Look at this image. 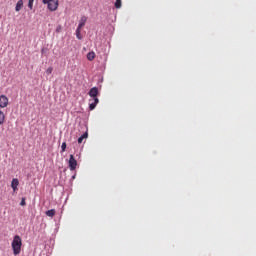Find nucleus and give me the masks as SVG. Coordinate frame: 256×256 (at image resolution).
Wrapping results in <instances>:
<instances>
[{
	"label": "nucleus",
	"instance_id": "nucleus-9",
	"mask_svg": "<svg viewBox=\"0 0 256 256\" xmlns=\"http://www.w3.org/2000/svg\"><path fill=\"white\" fill-rule=\"evenodd\" d=\"M21 9H23V0H19L16 4L15 11L19 12Z\"/></svg>",
	"mask_w": 256,
	"mask_h": 256
},
{
	"label": "nucleus",
	"instance_id": "nucleus-3",
	"mask_svg": "<svg viewBox=\"0 0 256 256\" xmlns=\"http://www.w3.org/2000/svg\"><path fill=\"white\" fill-rule=\"evenodd\" d=\"M69 167L70 171H75L77 169V160L75 159V156H73V154L70 155Z\"/></svg>",
	"mask_w": 256,
	"mask_h": 256
},
{
	"label": "nucleus",
	"instance_id": "nucleus-20",
	"mask_svg": "<svg viewBox=\"0 0 256 256\" xmlns=\"http://www.w3.org/2000/svg\"><path fill=\"white\" fill-rule=\"evenodd\" d=\"M20 205L22 207H25L27 205V203L25 202V198H22L21 202H20Z\"/></svg>",
	"mask_w": 256,
	"mask_h": 256
},
{
	"label": "nucleus",
	"instance_id": "nucleus-13",
	"mask_svg": "<svg viewBox=\"0 0 256 256\" xmlns=\"http://www.w3.org/2000/svg\"><path fill=\"white\" fill-rule=\"evenodd\" d=\"M47 217H55V209L46 211Z\"/></svg>",
	"mask_w": 256,
	"mask_h": 256
},
{
	"label": "nucleus",
	"instance_id": "nucleus-11",
	"mask_svg": "<svg viewBox=\"0 0 256 256\" xmlns=\"http://www.w3.org/2000/svg\"><path fill=\"white\" fill-rule=\"evenodd\" d=\"M87 59H88V61H93L94 59H95V52H89L88 54H87Z\"/></svg>",
	"mask_w": 256,
	"mask_h": 256
},
{
	"label": "nucleus",
	"instance_id": "nucleus-14",
	"mask_svg": "<svg viewBox=\"0 0 256 256\" xmlns=\"http://www.w3.org/2000/svg\"><path fill=\"white\" fill-rule=\"evenodd\" d=\"M76 37L79 40L83 39V36L81 35V28L76 29Z\"/></svg>",
	"mask_w": 256,
	"mask_h": 256
},
{
	"label": "nucleus",
	"instance_id": "nucleus-19",
	"mask_svg": "<svg viewBox=\"0 0 256 256\" xmlns=\"http://www.w3.org/2000/svg\"><path fill=\"white\" fill-rule=\"evenodd\" d=\"M62 29H63V27L61 25H58L56 27V33H61Z\"/></svg>",
	"mask_w": 256,
	"mask_h": 256
},
{
	"label": "nucleus",
	"instance_id": "nucleus-12",
	"mask_svg": "<svg viewBox=\"0 0 256 256\" xmlns=\"http://www.w3.org/2000/svg\"><path fill=\"white\" fill-rule=\"evenodd\" d=\"M5 123V113L0 110V125H3Z\"/></svg>",
	"mask_w": 256,
	"mask_h": 256
},
{
	"label": "nucleus",
	"instance_id": "nucleus-5",
	"mask_svg": "<svg viewBox=\"0 0 256 256\" xmlns=\"http://www.w3.org/2000/svg\"><path fill=\"white\" fill-rule=\"evenodd\" d=\"M89 97H92V99H97V95H99V88L93 87L88 92Z\"/></svg>",
	"mask_w": 256,
	"mask_h": 256
},
{
	"label": "nucleus",
	"instance_id": "nucleus-2",
	"mask_svg": "<svg viewBox=\"0 0 256 256\" xmlns=\"http://www.w3.org/2000/svg\"><path fill=\"white\" fill-rule=\"evenodd\" d=\"M44 5H48L49 11H57L59 9V0H42Z\"/></svg>",
	"mask_w": 256,
	"mask_h": 256
},
{
	"label": "nucleus",
	"instance_id": "nucleus-8",
	"mask_svg": "<svg viewBox=\"0 0 256 256\" xmlns=\"http://www.w3.org/2000/svg\"><path fill=\"white\" fill-rule=\"evenodd\" d=\"M11 187L13 191H17V187H19V179L13 178L11 182Z\"/></svg>",
	"mask_w": 256,
	"mask_h": 256
},
{
	"label": "nucleus",
	"instance_id": "nucleus-17",
	"mask_svg": "<svg viewBox=\"0 0 256 256\" xmlns=\"http://www.w3.org/2000/svg\"><path fill=\"white\" fill-rule=\"evenodd\" d=\"M35 0H28V7L29 9H33V3Z\"/></svg>",
	"mask_w": 256,
	"mask_h": 256
},
{
	"label": "nucleus",
	"instance_id": "nucleus-6",
	"mask_svg": "<svg viewBox=\"0 0 256 256\" xmlns=\"http://www.w3.org/2000/svg\"><path fill=\"white\" fill-rule=\"evenodd\" d=\"M98 104H99V98L91 99L89 104L90 111H93V109H95V107H97Z\"/></svg>",
	"mask_w": 256,
	"mask_h": 256
},
{
	"label": "nucleus",
	"instance_id": "nucleus-10",
	"mask_svg": "<svg viewBox=\"0 0 256 256\" xmlns=\"http://www.w3.org/2000/svg\"><path fill=\"white\" fill-rule=\"evenodd\" d=\"M87 137H89V133L85 132L81 137L78 138V143H83V140L87 139Z\"/></svg>",
	"mask_w": 256,
	"mask_h": 256
},
{
	"label": "nucleus",
	"instance_id": "nucleus-1",
	"mask_svg": "<svg viewBox=\"0 0 256 256\" xmlns=\"http://www.w3.org/2000/svg\"><path fill=\"white\" fill-rule=\"evenodd\" d=\"M21 247H23V240L21 236L15 235L12 241V250L14 255H19L21 253Z\"/></svg>",
	"mask_w": 256,
	"mask_h": 256
},
{
	"label": "nucleus",
	"instance_id": "nucleus-18",
	"mask_svg": "<svg viewBox=\"0 0 256 256\" xmlns=\"http://www.w3.org/2000/svg\"><path fill=\"white\" fill-rule=\"evenodd\" d=\"M51 73H53V67H48L46 70V74L51 75Z\"/></svg>",
	"mask_w": 256,
	"mask_h": 256
},
{
	"label": "nucleus",
	"instance_id": "nucleus-7",
	"mask_svg": "<svg viewBox=\"0 0 256 256\" xmlns=\"http://www.w3.org/2000/svg\"><path fill=\"white\" fill-rule=\"evenodd\" d=\"M87 23V16H82L78 25V29H83Z\"/></svg>",
	"mask_w": 256,
	"mask_h": 256
},
{
	"label": "nucleus",
	"instance_id": "nucleus-15",
	"mask_svg": "<svg viewBox=\"0 0 256 256\" xmlns=\"http://www.w3.org/2000/svg\"><path fill=\"white\" fill-rule=\"evenodd\" d=\"M67 150V142H63L61 145V153H65Z\"/></svg>",
	"mask_w": 256,
	"mask_h": 256
},
{
	"label": "nucleus",
	"instance_id": "nucleus-4",
	"mask_svg": "<svg viewBox=\"0 0 256 256\" xmlns=\"http://www.w3.org/2000/svg\"><path fill=\"white\" fill-rule=\"evenodd\" d=\"M7 105H9V98H7V96H5V95H1L0 96V108L5 109V107H7Z\"/></svg>",
	"mask_w": 256,
	"mask_h": 256
},
{
	"label": "nucleus",
	"instance_id": "nucleus-16",
	"mask_svg": "<svg viewBox=\"0 0 256 256\" xmlns=\"http://www.w3.org/2000/svg\"><path fill=\"white\" fill-rule=\"evenodd\" d=\"M115 8H116V9H121V0H116V2H115Z\"/></svg>",
	"mask_w": 256,
	"mask_h": 256
}]
</instances>
